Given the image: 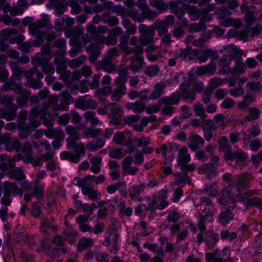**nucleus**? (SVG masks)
<instances>
[{"label":"nucleus","mask_w":262,"mask_h":262,"mask_svg":"<svg viewBox=\"0 0 262 262\" xmlns=\"http://www.w3.org/2000/svg\"><path fill=\"white\" fill-rule=\"evenodd\" d=\"M65 130L66 134L69 135L66 139L67 148L69 150L75 148V150L73 152L62 151L60 154V158L61 160H67L71 162L78 163L81 158L85 156L86 151L84 144H76V142L80 139L79 129L72 125H69L66 127Z\"/></svg>","instance_id":"f257e3e1"},{"label":"nucleus","mask_w":262,"mask_h":262,"mask_svg":"<svg viewBox=\"0 0 262 262\" xmlns=\"http://www.w3.org/2000/svg\"><path fill=\"white\" fill-rule=\"evenodd\" d=\"M246 199V174L242 173L236 178V183L235 190L233 194L229 190H224L221 193V196L218 200V202L223 207L232 208L235 207L236 202H244Z\"/></svg>","instance_id":"f03ea898"},{"label":"nucleus","mask_w":262,"mask_h":262,"mask_svg":"<svg viewBox=\"0 0 262 262\" xmlns=\"http://www.w3.org/2000/svg\"><path fill=\"white\" fill-rule=\"evenodd\" d=\"M190 124L194 127L201 125L205 140L209 142L213 138V132H216L219 128L225 126V116L222 114H219L213 117L212 119L204 120L201 125V121L198 119H192Z\"/></svg>","instance_id":"7ed1b4c3"},{"label":"nucleus","mask_w":262,"mask_h":262,"mask_svg":"<svg viewBox=\"0 0 262 262\" xmlns=\"http://www.w3.org/2000/svg\"><path fill=\"white\" fill-rule=\"evenodd\" d=\"M58 97L56 95H51L46 102H44L42 106H35L32 108V113L41 112V115H45L46 114H49V109L51 106H53L51 110L52 111L64 110V106L62 105L56 104L58 102Z\"/></svg>","instance_id":"20e7f679"},{"label":"nucleus","mask_w":262,"mask_h":262,"mask_svg":"<svg viewBox=\"0 0 262 262\" xmlns=\"http://www.w3.org/2000/svg\"><path fill=\"white\" fill-rule=\"evenodd\" d=\"M140 33L139 41L142 46L151 44L154 42L155 29L153 26L148 27L145 24H140L138 26Z\"/></svg>","instance_id":"39448f33"},{"label":"nucleus","mask_w":262,"mask_h":262,"mask_svg":"<svg viewBox=\"0 0 262 262\" xmlns=\"http://www.w3.org/2000/svg\"><path fill=\"white\" fill-rule=\"evenodd\" d=\"M74 181L77 182V185L81 187V192L84 195L88 196V198L93 201H96L100 199L101 193L98 190H95L93 187L87 186L89 184L85 177L82 179L75 177Z\"/></svg>","instance_id":"423d86ee"},{"label":"nucleus","mask_w":262,"mask_h":262,"mask_svg":"<svg viewBox=\"0 0 262 262\" xmlns=\"http://www.w3.org/2000/svg\"><path fill=\"white\" fill-rule=\"evenodd\" d=\"M32 62L35 67H41L42 72L46 75H53L55 72V69L49 63V59L40 53H36Z\"/></svg>","instance_id":"0eeeda50"},{"label":"nucleus","mask_w":262,"mask_h":262,"mask_svg":"<svg viewBox=\"0 0 262 262\" xmlns=\"http://www.w3.org/2000/svg\"><path fill=\"white\" fill-rule=\"evenodd\" d=\"M197 242L201 244L203 241L209 248H213L219 241V234L212 230H208L203 233H199L197 235Z\"/></svg>","instance_id":"6e6552de"},{"label":"nucleus","mask_w":262,"mask_h":262,"mask_svg":"<svg viewBox=\"0 0 262 262\" xmlns=\"http://www.w3.org/2000/svg\"><path fill=\"white\" fill-rule=\"evenodd\" d=\"M32 108L30 111L29 116V119L32 125L35 127H37L40 125V121H42V123L48 127H52L53 126V121L51 119L48 118L47 116H50V113L46 114L45 115H41V112L32 113Z\"/></svg>","instance_id":"1a4fd4ad"},{"label":"nucleus","mask_w":262,"mask_h":262,"mask_svg":"<svg viewBox=\"0 0 262 262\" xmlns=\"http://www.w3.org/2000/svg\"><path fill=\"white\" fill-rule=\"evenodd\" d=\"M123 31L120 27H116L110 30L107 37L101 35L98 36L96 39L99 43H104L108 46H113L117 43L118 41L117 37Z\"/></svg>","instance_id":"9d476101"},{"label":"nucleus","mask_w":262,"mask_h":262,"mask_svg":"<svg viewBox=\"0 0 262 262\" xmlns=\"http://www.w3.org/2000/svg\"><path fill=\"white\" fill-rule=\"evenodd\" d=\"M97 105V101L93 99L89 95L80 97L75 102V107L83 111L88 109H95Z\"/></svg>","instance_id":"9b49d317"},{"label":"nucleus","mask_w":262,"mask_h":262,"mask_svg":"<svg viewBox=\"0 0 262 262\" xmlns=\"http://www.w3.org/2000/svg\"><path fill=\"white\" fill-rule=\"evenodd\" d=\"M113 235L112 242L111 241L110 236H104V240L102 242V245L105 247L110 246V248L108 249V252L111 254L116 255L118 254V251L120 249L119 243L120 235L117 232H115Z\"/></svg>","instance_id":"f8f14e48"},{"label":"nucleus","mask_w":262,"mask_h":262,"mask_svg":"<svg viewBox=\"0 0 262 262\" xmlns=\"http://www.w3.org/2000/svg\"><path fill=\"white\" fill-rule=\"evenodd\" d=\"M5 108L0 107V118L6 119L7 121L14 120L17 117L16 111L18 106L13 102L12 104L5 105Z\"/></svg>","instance_id":"ddd939ff"},{"label":"nucleus","mask_w":262,"mask_h":262,"mask_svg":"<svg viewBox=\"0 0 262 262\" xmlns=\"http://www.w3.org/2000/svg\"><path fill=\"white\" fill-rule=\"evenodd\" d=\"M166 191L162 189L158 192H156L152 195V199L149 196H146L143 199L145 203H142L145 210H149L154 211L155 210V205L156 204L157 198H164L166 194Z\"/></svg>","instance_id":"4468645a"},{"label":"nucleus","mask_w":262,"mask_h":262,"mask_svg":"<svg viewBox=\"0 0 262 262\" xmlns=\"http://www.w3.org/2000/svg\"><path fill=\"white\" fill-rule=\"evenodd\" d=\"M113 130L111 128L106 129L105 132L103 133L100 129H94L93 128H88L83 132V135L86 138H99L104 136L105 138L108 139L112 135Z\"/></svg>","instance_id":"2eb2a0df"},{"label":"nucleus","mask_w":262,"mask_h":262,"mask_svg":"<svg viewBox=\"0 0 262 262\" xmlns=\"http://www.w3.org/2000/svg\"><path fill=\"white\" fill-rule=\"evenodd\" d=\"M194 54L201 62H205L208 58L211 60H215L219 57L218 53L211 49L200 51L196 49L194 50Z\"/></svg>","instance_id":"dca6fc26"},{"label":"nucleus","mask_w":262,"mask_h":262,"mask_svg":"<svg viewBox=\"0 0 262 262\" xmlns=\"http://www.w3.org/2000/svg\"><path fill=\"white\" fill-rule=\"evenodd\" d=\"M132 133L129 130L118 132L113 137V141L117 144L127 146L130 143Z\"/></svg>","instance_id":"f3484780"},{"label":"nucleus","mask_w":262,"mask_h":262,"mask_svg":"<svg viewBox=\"0 0 262 262\" xmlns=\"http://www.w3.org/2000/svg\"><path fill=\"white\" fill-rule=\"evenodd\" d=\"M84 28L81 26H76L74 28H69L65 31V36L67 38L72 37L70 40L72 45L78 42V37L83 32Z\"/></svg>","instance_id":"a211bd4d"},{"label":"nucleus","mask_w":262,"mask_h":262,"mask_svg":"<svg viewBox=\"0 0 262 262\" xmlns=\"http://www.w3.org/2000/svg\"><path fill=\"white\" fill-rule=\"evenodd\" d=\"M40 224V231L46 237H48L50 235V231L57 232L58 230V226L47 219L41 220Z\"/></svg>","instance_id":"6ab92c4d"},{"label":"nucleus","mask_w":262,"mask_h":262,"mask_svg":"<svg viewBox=\"0 0 262 262\" xmlns=\"http://www.w3.org/2000/svg\"><path fill=\"white\" fill-rule=\"evenodd\" d=\"M129 70L134 74L141 71L145 65L142 55L132 56L130 59Z\"/></svg>","instance_id":"aec40b11"},{"label":"nucleus","mask_w":262,"mask_h":262,"mask_svg":"<svg viewBox=\"0 0 262 262\" xmlns=\"http://www.w3.org/2000/svg\"><path fill=\"white\" fill-rule=\"evenodd\" d=\"M15 94L19 95L16 98L18 106L21 108L26 106L31 95V91L23 88L21 86Z\"/></svg>","instance_id":"412c9836"},{"label":"nucleus","mask_w":262,"mask_h":262,"mask_svg":"<svg viewBox=\"0 0 262 262\" xmlns=\"http://www.w3.org/2000/svg\"><path fill=\"white\" fill-rule=\"evenodd\" d=\"M88 33L82 36L80 40V42L85 46L88 43L90 42L92 39L94 40L95 42H98L96 38L100 35L98 34L96 31V27L95 26L89 24L86 27Z\"/></svg>","instance_id":"4be33fe9"},{"label":"nucleus","mask_w":262,"mask_h":262,"mask_svg":"<svg viewBox=\"0 0 262 262\" xmlns=\"http://www.w3.org/2000/svg\"><path fill=\"white\" fill-rule=\"evenodd\" d=\"M232 208L223 207L222 211L218 217V222L222 225L225 226L234 218V214L232 213Z\"/></svg>","instance_id":"5701e85b"},{"label":"nucleus","mask_w":262,"mask_h":262,"mask_svg":"<svg viewBox=\"0 0 262 262\" xmlns=\"http://www.w3.org/2000/svg\"><path fill=\"white\" fill-rule=\"evenodd\" d=\"M203 138L198 134H192L188 139V146L192 151L196 150L204 144Z\"/></svg>","instance_id":"b1692460"},{"label":"nucleus","mask_w":262,"mask_h":262,"mask_svg":"<svg viewBox=\"0 0 262 262\" xmlns=\"http://www.w3.org/2000/svg\"><path fill=\"white\" fill-rule=\"evenodd\" d=\"M4 192L10 196L12 195L15 196L17 195L20 198L22 196L23 194L22 190L18 187L17 184L15 182H5L4 184Z\"/></svg>","instance_id":"393cba45"},{"label":"nucleus","mask_w":262,"mask_h":262,"mask_svg":"<svg viewBox=\"0 0 262 262\" xmlns=\"http://www.w3.org/2000/svg\"><path fill=\"white\" fill-rule=\"evenodd\" d=\"M224 158L226 161L230 160H235L237 163L243 165L245 163V154L244 151L241 149L234 152L231 151V152H227L226 154H224Z\"/></svg>","instance_id":"a878e982"},{"label":"nucleus","mask_w":262,"mask_h":262,"mask_svg":"<svg viewBox=\"0 0 262 262\" xmlns=\"http://www.w3.org/2000/svg\"><path fill=\"white\" fill-rule=\"evenodd\" d=\"M145 188V185L142 183L140 185H132L128 189V195L133 201L139 200V198L141 192H143Z\"/></svg>","instance_id":"bb28decb"},{"label":"nucleus","mask_w":262,"mask_h":262,"mask_svg":"<svg viewBox=\"0 0 262 262\" xmlns=\"http://www.w3.org/2000/svg\"><path fill=\"white\" fill-rule=\"evenodd\" d=\"M116 88L111 93V99L113 101H118L125 94L126 88L123 82H115Z\"/></svg>","instance_id":"cd10ccee"},{"label":"nucleus","mask_w":262,"mask_h":262,"mask_svg":"<svg viewBox=\"0 0 262 262\" xmlns=\"http://www.w3.org/2000/svg\"><path fill=\"white\" fill-rule=\"evenodd\" d=\"M99 42L92 43L86 47V51L90 53L89 57V61L94 63L97 58L100 55L101 52L99 51Z\"/></svg>","instance_id":"c85d7f7f"},{"label":"nucleus","mask_w":262,"mask_h":262,"mask_svg":"<svg viewBox=\"0 0 262 262\" xmlns=\"http://www.w3.org/2000/svg\"><path fill=\"white\" fill-rule=\"evenodd\" d=\"M216 65L213 62H210L206 65L197 67L195 73L198 76H202L206 74H214L216 71Z\"/></svg>","instance_id":"c756f323"},{"label":"nucleus","mask_w":262,"mask_h":262,"mask_svg":"<svg viewBox=\"0 0 262 262\" xmlns=\"http://www.w3.org/2000/svg\"><path fill=\"white\" fill-rule=\"evenodd\" d=\"M47 25V19L46 18H42L37 20L34 23H31L29 26V30L31 34H38L41 33L42 31L39 29L46 27Z\"/></svg>","instance_id":"7c9ffc66"},{"label":"nucleus","mask_w":262,"mask_h":262,"mask_svg":"<svg viewBox=\"0 0 262 262\" xmlns=\"http://www.w3.org/2000/svg\"><path fill=\"white\" fill-rule=\"evenodd\" d=\"M180 100V93L177 91L172 93L169 96L163 97L160 102L164 105H174L178 104Z\"/></svg>","instance_id":"2f4dec72"},{"label":"nucleus","mask_w":262,"mask_h":262,"mask_svg":"<svg viewBox=\"0 0 262 262\" xmlns=\"http://www.w3.org/2000/svg\"><path fill=\"white\" fill-rule=\"evenodd\" d=\"M21 86V83H17L12 78H11L1 86V90L3 92L13 91L15 93Z\"/></svg>","instance_id":"473e14b6"},{"label":"nucleus","mask_w":262,"mask_h":262,"mask_svg":"<svg viewBox=\"0 0 262 262\" xmlns=\"http://www.w3.org/2000/svg\"><path fill=\"white\" fill-rule=\"evenodd\" d=\"M120 49L125 55H130L134 54L135 56L142 55L144 53L143 48L141 46H136L135 48H132L126 45Z\"/></svg>","instance_id":"72a5a7b5"},{"label":"nucleus","mask_w":262,"mask_h":262,"mask_svg":"<svg viewBox=\"0 0 262 262\" xmlns=\"http://www.w3.org/2000/svg\"><path fill=\"white\" fill-rule=\"evenodd\" d=\"M30 124H19L18 135L21 139L26 138L29 134L35 130L36 127L30 122Z\"/></svg>","instance_id":"f704fd0d"},{"label":"nucleus","mask_w":262,"mask_h":262,"mask_svg":"<svg viewBox=\"0 0 262 262\" xmlns=\"http://www.w3.org/2000/svg\"><path fill=\"white\" fill-rule=\"evenodd\" d=\"M165 86V84L162 83H156L154 87V90L150 94L149 99L156 100L160 97L164 93Z\"/></svg>","instance_id":"c9c22d12"},{"label":"nucleus","mask_w":262,"mask_h":262,"mask_svg":"<svg viewBox=\"0 0 262 262\" xmlns=\"http://www.w3.org/2000/svg\"><path fill=\"white\" fill-rule=\"evenodd\" d=\"M16 240L19 243H26L28 239V235L25 228L20 225L17 226L15 231Z\"/></svg>","instance_id":"e433bc0d"},{"label":"nucleus","mask_w":262,"mask_h":262,"mask_svg":"<svg viewBox=\"0 0 262 262\" xmlns=\"http://www.w3.org/2000/svg\"><path fill=\"white\" fill-rule=\"evenodd\" d=\"M215 166L212 163H204L198 168V172L211 176L215 174Z\"/></svg>","instance_id":"4c0bfd02"},{"label":"nucleus","mask_w":262,"mask_h":262,"mask_svg":"<svg viewBox=\"0 0 262 262\" xmlns=\"http://www.w3.org/2000/svg\"><path fill=\"white\" fill-rule=\"evenodd\" d=\"M68 252V249L62 246L61 248H54L49 249L46 251V255L52 259H55L59 257L61 253L64 254Z\"/></svg>","instance_id":"58836bf2"},{"label":"nucleus","mask_w":262,"mask_h":262,"mask_svg":"<svg viewBox=\"0 0 262 262\" xmlns=\"http://www.w3.org/2000/svg\"><path fill=\"white\" fill-rule=\"evenodd\" d=\"M149 5L156 8L159 14L166 11L168 9V5L162 0H150Z\"/></svg>","instance_id":"ea45409f"},{"label":"nucleus","mask_w":262,"mask_h":262,"mask_svg":"<svg viewBox=\"0 0 262 262\" xmlns=\"http://www.w3.org/2000/svg\"><path fill=\"white\" fill-rule=\"evenodd\" d=\"M219 150L221 152H225L226 154L228 152H231V147L229 144L228 138L225 136H222L219 141Z\"/></svg>","instance_id":"a19ab883"},{"label":"nucleus","mask_w":262,"mask_h":262,"mask_svg":"<svg viewBox=\"0 0 262 262\" xmlns=\"http://www.w3.org/2000/svg\"><path fill=\"white\" fill-rule=\"evenodd\" d=\"M98 68L108 72H112L114 69L112 59L110 57L105 56L102 61L98 64Z\"/></svg>","instance_id":"79ce46f5"},{"label":"nucleus","mask_w":262,"mask_h":262,"mask_svg":"<svg viewBox=\"0 0 262 262\" xmlns=\"http://www.w3.org/2000/svg\"><path fill=\"white\" fill-rule=\"evenodd\" d=\"M86 121L90 122L91 126L92 128L99 123L100 121L96 116V113L94 111H86L84 114Z\"/></svg>","instance_id":"37998d69"},{"label":"nucleus","mask_w":262,"mask_h":262,"mask_svg":"<svg viewBox=\"0 0 262 262\" xmlns=\"http://www.w3.org/2000/svg\"><path fill=\"white\" fill-rule=\"evenodd\" d=\"M8 151H16L18 152L21 149V144L17 138L11 139L6 147Z\"/></svg>","instance_id":"c03bdc74"},{"label":"nucleus","mask_w":262,"mask_h":262,"mask_svg":"<svg viewBox=\"0 0 262 262\" xmlns=\"http://www.w3.org/2000/svg\"><path fill=\"white\" fill-rule=\"evenodd\" d=\"M193 109L195 116L200 117L201 119H204L207 117L208 115L206 113L203 105L200 102H196L194 104Z\"/></svg>","instance_id":"a18cd8bd"},{"label":"nucleus","mask_w":262,"mask_h":262,"mask_svg":"<svg viewBox=\"0 0 262 262\" xmlns=\"http://www.w3.org/2000/svg\"><path fill=\"white\" fill-rule=\"evenodd\" d=\"M9 175L11 179H14L17 181H23L26 178L23 170L20 168H17L10 171Z\"/></svg>","instance_id":"49530a36"},{"label":"nucleus","mask_w":262,"mask_h":262,"mask_svg":"<svg viewBox=\"0 0 262 262\" xmlns=\"http://www.w3.org/2000/svg\"><path fill=\"white\" fill-rule=\"evenodd\" d=\"M160 71V68L158 65L153 64L147 67L143 71V73L148 77H152L157 76Z\"/></svg>","instance_id":"de8ad7c7"},{"label":"nucleus","mask_w":262,"mask_h":262,"mask_svg":"<svg viewBox=\"0 0 262 262\" xmlns=\"http://www.w3.org/2000/svg\"><path fill=\"white\" fill-rule=\"evenodd\" d=\"M94 244V240L91 238L84 237L79 241L78 243V248L80 251L85 250L92 247Z\"/></svg>","instance_id":"09e8293b"},{"label":"nucleus","mask_w":262,"mask_h":262,"mask_svg":"<svg viewBox=\"0 0 262 262\" xmlns=\"http://www.w3.org/2000/svg\"><path fill=\"white\" fill-rule=\"evenodd\" d=\"M184 7H185L187 12L190 15L192 20H195L199 18V12L196 7L188 4L184 5Z\"/></svg>","instance_id":"8fccbe9b"},{"label":"nucleus","mask_w":262,"mask_h":262,"mask_svg":"<svg viewBox=\"0 0 262 262\" xmlns=\"http://www.w3.org/2000/svg\"><path fill=\"white\" fill-rule=\"evenodd\" d=\"M102 21L111 27L115 26L119 23L118 19L116 16H110L107 13L102 14Z\"/></svg>","instance_id":"3c124183"},{"label":"nucleus","mask_w":262,"mask_h":262,"mask_svg":"<svg viewBox=\"0 0 262 262\" xmlns=\"http://www.w3.org/2000/svg\"><path fill=\"white\" fill-rule=\"evenodd\" d=\"M108 114L110 115H119L122 112V107L116 103H110L106 105Z\"/></svg>","instance_id":"603ef678"},{"label":"nucleus","mask_w":262,"mask_h":262,"mask_svg":"<svg viewBox=\"0 0 262 262\" xmlns=\"http://www.w3.org/2000/svg\"><path fill=\"white\" fill-rule=\"evenodd\" d=\"M154 25L156 29L158 31V34L160 36H162L166 34L168 31V26L165 23H163V21L160 19H157L155 21Z\"/></svg>","instance_id":"864d4df0"},{"label":"nucleus","mask_w":262,"mask_h":262,"mask_svg":"<svg viewBox=\"0 0 262 262\" xmlns=\"http://www.w3.org/2000/svg\"><path fill=\"white\" fill-rule=\"evenodd\" d=\"M166 191V194L164 198H157L156 204L155 205V209L163 210L165 209L169 204L168 202L166 200L168 194V191L164 189Z\"/></svg>","instance_id":"5fc2aeb1"},{"label":"nucleus","mask_w":262,"mask_h":262,"mask_svg":"<svg viewBox=\"0 0 262 262\" xmlns=\"http://www.w3.org/2000/svg\"><path fill=\"white\" fill-rule=\"evenodd\" d=\"M86 60V57L84 55H80L76 58L71 60L69 63V67L72 69L78 68Z\"/></svg>","instance_id":"6e6d98bb"},{"label":"nucleus","mask_w":262,"mask_h":262,"mask_svg":"<svg viewBox=\"0 0 262 262\" xmlns=\"http://www.w3.org/2000/svg\"><path fill=\"white\" fill-rule=\"evenodd\" d=\"M24 154L23 157H24V160L25 159L30 158L32 155V147L30 143L26 142L23 146L21 145L20 150Z\"/></svg>","instance_id":"4d7b16f0"},{"label":"nucleus","mask_w":262,"mask_h":262,"mask_svg":"<svg viewBox=\"0 0 262 262\" xmlns=\"http://www.w3.org/2000/svg\"><path fill=\"white\" fill-rule=\"evenodd\" d=\"M221 237L223 240L232 241L235 239L237 236V233L235 232H230L229 230H222L220 233Z\"/></svg>","instance_id":"13d9d810"},{"label":"nucleus","mask_w":262,"mask_h":262,"mask_svg":"<svg viewBox=\"0 0 262 262\" xmlns=\"http://www.w3.org/2000/svg\"><path fill=\"white\" fill-rule=\"evenodd\" d=\"M13 72V75L17 78V80L21 78L23 71L20 67L15 62H10L9 63Z\"/></svg>","instance_id":"bf43d9fd"},{"label":"nucleus","mask_w":262,"mask_h":262,"mask_svg":"<svg viewBox=\"0 0 262 262\" xmlns=\"http://www.w3.org/2000/svg\"><path fill=\"white\" fill-rule=\"evenodd\" d=\"M43 189V186L39 184L38 182L36 181L34 183L33 195L35 196L38 199L42 198L44 195Z\"/></svg>","instance_id":"052dcab7"},{"label":"nucleus","mask_w":262,"mask_h":262,"mask_svg":"<svg viewBox=\"0 0 262 262\" xmlns=\"http://www.w3.org/2000/svg\"><path fill=\"white\" fill-rule=\"evenodd\" d=\"M109 157L116 159H121L125 156L123 149L121 148H116L111 150L108 153Z\"/></svg>","instance_id":"680f3d73"},{"label":"nucleus","mask_w":262,"mask_h":262,"mask_svg":"<svg viewBox=\"0 0 262 262\" xmlns=\"http://www.w3.org/2000/svg\"><path fill=\"white\" fill-rule=\"evenodd\" d=\"M31 215L34 217H38L41 213V209L39 202H33L30 210Z\"/></svg>","instance_id":"e2e57ef3"},{"label":"nucleus","mask_w":262,"mask_h":262,"mask_svg":"<svg viewBox=\"0 0 262 262\" xmlns=\"http://www.w3.org/2000/svg\"><path fill=\"white\" fill-rule=\"evenodd\" d=\"M180 219V214L176 210L169 211L167 216V221L168 223H176Z\"/></svg>","instance_id":"0e129e2a"},{"label":"nucleus","mask_w":262,"mask_h":262,"mask_svg":"<svg viewBox=\"0 0 262 262\" xmlns=\"http://www.w3.org/2000/svg\"><path fill=\"white\" fill-rule=\"evenodd\" d=\"M183 56L184 60H191L192 58H191L188 54V51L186 50L180 49L176 51L174 53V57L176 59L179 58Z\"/></svg>","instance_id":"69168bd1"},{"label":"nucleus","mask_w":262,"mask_h":262,"mask_svg":"<svg viewBox=\"0 0 262 262\" xmlns=\"http://www.w3.org/2000/svg\"><path fill=\"white\" fill-rule=\"evenodd\" d=\"M28 86L33 89L38 90L42 87V83L38 80L33 78L27 80Z\"/></svg>","instance_id":"338daca9"},{"label":"nucleus","mask_w":262,"mask_h":262,"mask_svg":"<svg viewBox=\"0 0 262 262\" xmlns=\"http://www.w3.org/2000/svg\"><path fill=\"white\" fill-rule=\"evenodd\" d=\"M124 181H119L116 183L111 185L107 187L106 191L109 194L114 193L117 189L124 186Z\"/></svg>","instance_id":"774afa93"}]
</instances>
